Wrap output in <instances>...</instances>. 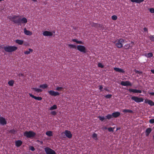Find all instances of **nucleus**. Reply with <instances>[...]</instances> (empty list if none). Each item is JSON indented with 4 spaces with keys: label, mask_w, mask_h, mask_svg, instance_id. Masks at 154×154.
<instances>
[{
    "label": "nucleus",
    "mask_w": 154,
    "mask_h": 154,
    "mask_svg": "<svg viewBox=\"0 0 154 154\" xmlns=\"http://www.w3.org/2000/svg\"><path fill=\"white\" fill-rule=\"evenodd\" d=\"M117 17L116 15H113L112 16V19L114 20H116L117 19Z\"/></svg>",
    "instance_id": "nucleus-43"
},
{
    "label": "nucleus",
    "mask_w": 154,
    "mask_h": 154,
    "mask_svg": "<svg viewBox=\"0 0 154 154\" xmlns=\"http://www.w3.org/2000/svg\"><path fill=\"white\" fill-rule=\"evenodd\" d=\"M57 106L56 105H54L53 106H51L50 108V110H52L54 109H57Z\"/></svg>",
    "instance_id": "nucleus-33"
},
{
    "label": "nucleus",
    "mask_w": 154,
    "mask_h": 154,
    "mask_svg": "<svg viewBox=\"0 0 154 154\" xmlns=\"http://www.w3.org/2000/svg\"><path fill=\"white\" fill-rule=\"evenodd\" d=\"M21 75L22 76V75H23L22 74H21Z\"/></svg>",
    "instance_id": "nucleus-58"
},
{
    "label": "nucleus",
    "mask_w": 154,
    "mask_h": 154,
    "mask_svg": "<svg viewBox=\"0 0 154 154\" xmlns=\"http://www.w3.org/2000/svg\"><path fill=\"white\" fill-rule=\"evenodd\" d=\"M44 149L46 154H57L54 150L48 147H45Z\"/></svg>",
    "instance_id": "nucleus-6"
},
{
    "label": "nucleus",
    "mask_w": 154,
    "mask_h": 154,
    "mask_svg": "<svg viewBox=\"0 0 154 154\" xmlns=\"http://www.w3.org/2000/svg\"><path fill=\"white\" fill-rule=\"evenodd\" d=\"M43 35L45 36H51L53 35L52 33L50 31H45L43 33Z\"/></svg>",
    "instance_id": "nucleus-15"
},
{
    "label": "nucleus",
    "mask_w": 154,
    "mask_h": 154,
    "mask_svg": "<svg viewBox=\"0 0 154 154\" xmlns=\"http://www.w3.org/2000/svg\"><path fill=\"white\" fill-rule=\"evenodd\" d=\"M24 32L25 34L27 35H30L32 34V33L31 32L27 30L25 28L24 29Z\"/></svg>",
    "instance_id": "nucleus-20"
},
{
    "label": "nucleus",
    "mask_w": 154,
    "mask_h": 154,
    "mask_svg": "<svg viewBox=\"0 0 154 154\" xmlns=\"http://www.w3.org/2000/svg\"><path fill=\"white\" fill-rule=\"evenodd\" d=\"M36 134L32 131H25L23 133V136L27 138H31L34 137Z\"/></svg>",
    "instance_id": "nucleus-4"
},
{
    "label": "nucleus",
    "mask_w": 154,
    "mask_h": 154,
    "mask_svg": "<svg viewBox=\"0 0 154 154\" xmlns=\"http://www.w3.org/2000/svg\"><path fill=\"white\" fill-rule=\"evenodd\" d=\"M7 122L5 118L3 117H1L0 124L1 125H4L7 124Z\"/></svg>",
    "instance_id": "nucleus-13"
},
{
    "label": "nucleus",
    "mask_w": 154,
    "mask_h": 154,
    "mask_svg": "<svg viewBox=\"0 0 154 154\" xmlns=\"http://www.w3.org/2000/svg\"><path fill=\"white\" fill-rule=\"evenodd\" d=\"M130 1L132 2H136L140 3L143 2L144 0H130Z\"/></svg>",
    "instance_id": "nucleus-26"
},
{
    "label": "nucleus",
    "mask_w": 154,
    "mask_h": 154,
    "mask_svg": "<svg viewBox=\"0 0 154 154\" xmlns=\"http://www.w3.org/2000/svg\"><path fill=\"white\" fill-rule=\"evenodd\" d=\"M114 128H112V127H110L108 128V131L110 132H113L114 131Z\"/></svg>",
    "instance_id": "nucleus-39"
},
{
    "label": "nucleus",
    "mask_w": 154,
    "mask_h": 154,
    "mask_svg": "<svg viewBox=\"0 0 154 154\" xmlns=\"http://www.w3.org/2000/svg\"><path fill=\"white\" fill-rule=\"evenodd\" d=\"M51 114L55 116L56 115L57 112L55 111H52L51 112Z\"/></svg>",
    "instance_id": "nucleus-48"
},
{
    "label": "nucleus",
    "mask_w": 154,
    "mask_h": 154,
    "mask_svg": "<svg viewBox=\"0 0 154 154\" xmlns=\"http://www.w3.org/2000/svg\"><path fill=\"white\" fill-rule=\"evenodd\" d=\"M30 149L32 151H34L35 150V148L33 146H31L30 147Z\"/></svg>",
    "instance_id": "nucleus-49"
},
{
    "label": "nucleus",
    "mask_w": 154,
    "mask_h": 154,
    "mask_svg": "<svg viewBox=\"0 0 154 154\" xmlns=\"http://www.w3.org/2000/svg\"><path fill=\"white\" fill-rule=\"evenodd\" d=\"M48 93L50 95L54 96H56L60 95V93L59 92L52 90L48 91Z\"/></svg>",
    "instance_id": "nucleus-9"
},
{
    "label": "nucleus",
    "mask_w": 154,
    "mask_h": 154,
    "mask_svg": "<svg viewBox=\"0 0 154 154\" xmlns=\"http://www.w3.org/2000/svg\"><path fill=\"white\" fill-rule=\"evenodd\" d=\"M32 89L38 93L41 92L42 91V90L40 89L37 88H32Z\"/></svg>",
    "instance_id": "nucleus-24"
},
{
    "label": "nucleus",
    "mask_w": 154,
    "mask_h": 154,
    "mask_svg": "<svg viewBox=\"0 0 154 154\" xmlns=\"http://www.w3.org/2000/svg\"><path fill=\"white\" fill-rule=\"evenodd\" d=\"M23 142L21 140H17L15 141V146L17 147H19L21 146Z\"/></svg>",
    "instance_id": "nucleus-19"
},
{
    "label": "nucleus",
    "mask_w": 154,
    "mask_h": 154,
    "mask_svg": "<svg viewBox=\"0 0 154 154\" xmlns=\"http://www.w3.org/2000/svg\"><path fill=\"white\" fill-rule=\"evenodd\" d=\"M39 87L41 88H42L43 89H45L47 88L48 85L46 84H43L40 85Z\"/></svg>",
    "instance_id": "nucleus-32"
},
{
    "label": "nucleus",
    "mask_w": 154,
    "mask_h": 154,
    "mask_svg": "<svg viewBox=\"0 0 154 154\" xmlns=\"http://www.w3.org/2000/svg\"><path fill=\"white\" fill-rule=\"evenodd\" d=\"M33 51V50L31 48H29L28 51H25L24 52V54H29L30 52H32Z\"/></svg>",
    "instance_id": "nucleus-27"
},
{
    "label": "nucleus",
    "mask_w": 154,
    "mask_h": 154,
    "mask_svg": "<svg viewBox=\"0 0 154 154\" xmlns=\"http://www.w3.org/2000/svg\"><path fill=\"white\" fill-rule=\"evenodd\" d=\"M149 38L151 41L154 42V35H150L149 36Z\"/></svg>",
    "instance_id": "nucleus-37"
},
{
    "label": "nucleus",
    "mask_w": 154,
    "mask_h": 154,
    "mask_svg": "<svg viewBox=\"0 0 154 154\" xmlns=\"http://www.w3.org/2000/svg\"><path fill=\"white\" fill-rule=\"evenodd\" d=\"M63 89V88L62 87H57L56 88V90L58 91H62Z\"/></svg>",
    "instance_id": "nucleus-41"
},
{
    "label": "nucleus",
    "mask_w": 154,
    "mask_h": 154,
    "mask_svg": "<svg viewBox=\"0 0 154 154\" xmlns=\"http://www.w3.org/2000/svg\"><path fill=\"white\" fill-rule=\"evenodd\" d=\"M121 85L124 86H131V83L129 81H122L121 83Z\"/></svg>",
    "instance_id": "nucleus-10"
},
{
    "label": "nucleus",
    "mask_w": 154,
    "mask_h": 154,
    "mask_svg": "<svg viewBox=\"0 0 154 154\" xmlns=\"http://www.w3.org/2000/svg\"><path fill=\"white\" fill-rule=\"evenodd\" d=\"M91 25L92 27H97L98 26H100V24H98L97 23H91Z\"/></svg>",
    "instance_id": "nucleus-25"
},
{
    "label": "nucleus",
    "mask_w": 154,
    "mask_h": 154,
    "mask_svg": "<svg viewBox=\"0 0 154 154\" xmlns=\"http://www.w3.org/2000/svg\"><path fill=\"white\" fill-rule=\"evenodd\" d=\"M112 95L111 94H108L105 96V97L106 98H110L111 97Z\"/></svg>",
    "instance_id": "nucleus-42"
},
{
    "label": "nucleus",
    "mask_w": 154,
    "mask_h": 154,
    "mask_svg": "<svg viewBox=\"0 0 154 154\" xmlns=\"http://www.w3.org/2000/svg\"><path fill=\"white\" fill-rule=\"evenodd\" d=\"M149 122L151 124L154 123V119H151L149 120Z\"/></svg>",
    "instance_id": "nucleus-46"
},
{
    "label": "nucleus",
    "mask_w": 154,
    "mask_h": 154,
    "mask_svg": "<svg viewBox=\"0 0 154 154\" xmlns=\"http://www.w3.org/2000/svg\"><path fill=\"white\" fill-rule=\"evenodd\" d=\"M32 1L33 2H36V0H32Z\"/></svg>",
    "instance_id": "nucleus-56"
},
{
    "label": "nucleus",
    "mask_w": 154,
    "mask_h": 154,
    "mask_svg": "<svg viewBox=\"0 0 154 154\" xmlns=\"http://www.w3.org/2000/svg\"><path fill=\"white\" fill-rule=\"evenodd\" d=\"M135 72L136 73H138L139 74H140L142 73V72L141 71H138V70H136L135 71Z\"/></svg>",
    "instance_id": "nucleus-50"
},
{
    "label": "nucleus",
    "mask_w": 154,
    "mask_h": 154,
    "mask_svg": "<svg viewBox=\"0 0 154 154\" xmlns=\"http://www.w3.org/2000/svg\"><path fill=\"white\" fill-rule=\"evenodd\" d=\"M125 40L122 38H120L115 41L114 43L118 48H121L123 47L124 43L126 42Z\"/></svg>",
    "instance_id": "nucleus-2"
},
{
    "label": "nucleus",
    "mask_w": 154,
    "mask_h": 154,
    "mask_svg": "<svg viewBox=\"0 0 154 154\" xmlns=\"http://www.w3.org/2000/svg\"><path fill=\"white\" fill-rule=\"evenodd\" d=\"M144 102L146 103H148L151 106H154V102L151 100H145Z\"/></svg>",
    "instance_id": "nucleus-17"
},
{
    "label": "nucleus",
    "mask_w": 154,
    "mask_h": 154,
    "mask_svg": "<svg viewBox=\"0 0 154 154\" xmlns=\"http://www.w3.org/2000/svg\"><path fill=\"white\" fill-rule=\"evenodd\" d=\"M114 69L116 72L120 73H124L125 71L124 70L121 69L119 68L115 67L114 68Z\"/></svg>",
    "instance_id": "nucleus-18"
},
{
    "label": "nucleus",
    "mask_w": 154,
    "mask_h": 154,
    "mask_svg": "<svg viewBox=\"0 0 154 154\" xmlns=\"http://www.w3.org/2000/svg\"><path fill=\"white\" fill-rule=\"evenodd\" d=\"M103 88V87L102 86V85H100L99 86V89L100 90V91H102V89Z\"/></svg>",
    "instance_id": "nucleus-52"
},
{
    "label": "nucleus",
    "mask_w": 154,
    "mask_h": 154,
    "mask_svg": "<svg viewBox=\"0 0 154 154\" xmlns=\"http://www.w3.org/2000/svg\"><path fill=\"white\" fill-rule=\"evenodd\" d=\"M29 95L32 98H34L35 99L37 100L38 101H40L42 100V98L40 97H36L32 95L31 93H29Z\"/></svg>",
    "instance_id": "nucleus-14"
},
{
    "label": "nucleus",
    "mask_w": 154,
    "mask_h": 154,
    "mask_svg": "<svg viewBox=\"0 0 154 154\" xmlns=\"http://www.w3.org/2000/svg\"><path fill=\"white\" fill-rule=\"evenodd\" d=\"M108 129V128H107L106 127H104V128H103V129H105V130H106V129Z\"/></svg>",
    "instance_id": "nucleus-55"
},
{
    "label": "nucleus",
    "mask_w": 154,
    "mask_h": 154,
    "mask_svg": "<svg viewBox=\"0 0 154 154\" xmlns=\"http://www.w3.org/2000/svg\"><path fill=\"white\" fill-rule=\"evenodd\" d=\"M64 134L65 136L69 138H71L72 137V134H71L70 131H69L66 130L64 132L61 134V135L63 138H65L64 136H63V135Z\"/></svg>",
    "instance_id": "nucleus-7"
},
{
    "label": "nucleus",
    "mask_w": 154,
    "mask_h": 154,
    "mask_svg": "<svg viewBox=\"0 0 154 154\" xmlns=\"http://www.w3.org/2000/svg\"><path fill=\"white\" fill-rule=\"evenodd\" d=\"M77 49L81 52L85 53L86 52L85 47L82 45H79L77 47Z\"/></svg>",
    "instance_id": "nucleus-8"
},
{
    "label": "nucleus",
    "mask_w": 154,
    "mask_h": 154,
    "mask_svg": "<svg viewBox=\"0 0 154 154\" xmlns=\"http://www.w3.org/2000/svg\"><path fill=\"white\" fill-rule=\"evenodd\" d=\"M143 32L144 33H148V29L146 27H144L143 28Z\"/></svg>",
    "instance_id": "nucleus-40"
},
{
    "label": "nucleus",
    "mask_w": 154,
    "mask_h": 154,
    "mask_svg": "<svg viewBox=\"0 0 154 154\" xmlns=\"http://www.w3.org/2000/svg\"><path fill=\"white\" fill-rule=\"evenodd\" d=\"M128 91L130 92H133L134 93H142V91L140 90H137L136 89H129Z\"/></svg>",
    "instance_id": "nucleus-11"
},
{
    "label": "nucleus",
    "mask_w": 154,
    "mask_h": 154,
    "mask_svg": "<svg viewBox=\"0 0 154 154\" xmlns=\"http://www.w3.org/2000/svg\"><path fill=\"white\" fill-rule=\"evenodd\" d=\"M97 118L102 122L105 119L104 116H98Z\"/></svg>",
    "instance_id": "nucleus-35"
},
{
    "label": "nucleus",
    "mask_w": 154,
    "mask_h": 154,
    "mask_svg": "<svg viewBox=\"0 0 154 154\" xmlns=\"http://www.w3.org/2000/svg\"><path fill=\"white\" fill-rule=\"evenodd\" d=\"M123 112L124 113H126L127 112H129L130 113H132L133 112L132 110L129 109H125L123 110Z\"/></svg>",
    "instance_id": "nucleus-23"
},
{
    "label": "nucleus",
    "mask_w": 154,
    "mask_h": 154,
    "mask_svg": "<svg viewBox=\"0 0 154 154\" xmlns=\"http://www.w3.org/2000/svg\"><path fill=\"white\" fill-rule=\"evenodd\" d=\"M152 131V129L150 128H148L146 129V136H148L149 134Z\"/></svg>",
    "instance_id": "nucleus-21"
},
{
    "label": "nucleus",
    "mask_w": 154,
    "mask_h": 154,
    "mask_svg": "<svg viewBox=\"0 0 154 154\" xmlns=\"http://www.w3.org/2000/svg\"><path fill=\"white\" fill-rule=\"evenodd\" d=\"M131 99L135 102L139 103L143 101L144 99L141 97H139L137 96H133L131 97Z\"/></svg>",
    "instance_id": "nucleus-5"
},
{
    "label": "nucleus",
    "mask_w": 154,
    "mask_h": 154,
    "mask_svg": "<svg viewBox=\"0 0 154 154\" xmlns=\"http://www.w3.org/2000/svg\"><path fill=\"white\" fill-rule=\"evenodd\" d=\"M14 83V81L13 80H11L8 81V83L9 86H13Z\"/></svg>",
    "instance_id": "nucleus-30"
},
{
    "label": "nucleus",
    "mask_w": 154,
    "mask_h": 154,
    "mask_svg": "<svg viewBox=\"0 0 154 154\" xmlns=\"http://www.w3.org/2000/svg\"><path fill=\"white\" fill-rule=\"evenodd\" d=\"M17 48V47L14 46H8L4 47V50L6 52H11L15 51Z\"/></svg>",
    "instance_id": "nucleus-3"
},
{
    "label": "nucleus",
    "mask_w": 154,
    "mask_h": 154,
    "mask_svg": "<svg viewBox=\"0 0 154 154\" xmlns=\"http://www.w3.org/2000/svg\"><path fill=\"white\" fill-rule=\"evenodd\" d=\"M41 143H43L42 141H41Z\"/></svg>",
    "instance_id": "nucleus-57"
},
{
    "label": "nucleus",
    "mask_w": 154,
    "mask_h": 154,
    "mask_svg": "<svg viewBox=\"0 0 154 154\" xmlns=\"http://www.w3.org/2000/svg\"><path fill=\"white\" fill-rule=\"evenodd\" d=\"M15 42L16 43L20 45H22L23 42V40L19 39L16 40L15 41Z\"/></svg>",
    "instance_id": "nucleus-22"
},
{
    "label": "nucleus",
    "mask_w": 154,
    "mask_h": 154,
    "mask_svg": "<svg viewBox=\"0 0 154 154\" xmlns=\"http://www.w3.org/2000/svg\"><path fill=\"white\" fill-rule=\"evenodd\" d=\"M153 54L152 53H148L146 54L145 56L148 58H151L153 57Z\"/></svg>",
    "instance_id": "nucleus-29"
},
{
    "label": "nucleus",
    "mask_w": 154,
    "mask_h": 154,
    "mask_svg": "<svg viewBox=\"0 0 154 154\" xmlns=\"http://www.w3.org/2000/svg\"><path fill=\"white\" fill-rule=\"evenodd\" d=\"M134 45V42H131V43L129 44H126L124 46V48L125 49H128L131 48Z\"/></svg>",
    "instance_id": "nucleus-12"
},
{
    "label": "nucleus",
    "mask_w": 154,
    "mask_h": 154,
    "mask_svg": "<svg viewBox=\"0 0 154 154\" xmlns=\"http://www.w3.org/2000/svg\"><path fill=\"white\" fill-rule=\"evenodd\" d=\"M46 134L49 137H51L53 136L52 132L51 131H48L46 132Z\"/></svg>",
    "instance_id": "nucleus-28"
},
{
    "label": "nucleus",
    "mask_w": 154,
    "mask_h": 154,
    "mask_svg": "<svg viewBox=\"0 0 154 154\" xmlns=\"http://www.w3.org/2000/svg\"><path fill=\"white\" fill-rule=\"evenodd\" d=\"M105 90H106L107 91H109V90L107 89L106 88H104V89Z\"/></svg>",
    "instance_id": "nucleus-53"
},
{
    "label": "nucleus",
    "mask_w": 154,
    "mask_h": 154,
    "mask_svg": "<svg viewBox=\"0 0 154 154\" xmlns=\"http://www.w3.org/2000/svg\"><path fill=\"white\" fill-rule=\"evenodd\" d=\"M97 134L95 133H94L92 135V137L95 140H97Z\"/></svg>",
    "instance_id": "nucleus-36"
},
{
    "label": "nucleus",
    "mask_w": 154,
    "mask_h": 154,
    "mask_svg": "<svg viewBox=\"0 0 154 154\" xmlns=\"http://www.w3.org/2000/svg\"><path fill=\"white\" fill-rule=\"evenodd\" d=\"M151 72L154 74V69H152L151 70Z\"/></svg>",
    "instance_id": "nucleus-54"
},
{
    "label": "nucleus",
    "mask_w": 154,
    "mask_h": 154,
    "mask_svg": "<svg viewBox=\"0 0 154 154\" xmlns=\"http://www.w3.org/2000/svg\"><path fill=\"white\" fill-rule=\"evenodd\" d=\"M72 41L73 42H76L77 44H83V42L82 41H77L76 39H72Z\"/></svg>",
    "instance_id": "nucleus-31"
},
{
    "label": "nucleus",
    "mask_w": 154,
    "mask_h": 154,
    "mask_svg": "<svg viewBox=\"0 0 154 154\" xmlns=\"http://www.w3.org/2000/svg\"><path fill=\"white\" fill-rule=\"evenodd\" d=\"M19 17L18 16H14L12 17L9 16L8 18L11 21H13L15 23L20 24L21 23H26L27 22V19L25 17L22 19L19 18L17 19V18Z\"/></svg>",
    "instance_id": "nucleus-1"
},
{
    "label": "nucleus",
    "mask_w": 154,
    "mask_h": 154,
    "mask_svg": "<svg viewBox=\"0 0 154 154\" xmlns=\"http://www.w3.org/2000/svg\"><path fill=\"white\" fill-rule=\"evenodd\" d=\"M112 117V115L109 114L105 116V118L108 119H110Z\"/></svg>",
    "instance_id": "nucleus-34"
},
{
    "label": "nucleus",
    "mask_w": 154,
    "mask_h": 154,
    "mask_svg": "<svg viewBox=\"0 0 154 154\" xmlns=\"http://www.w3.org/2000/svg\"><path fill=\"white\" fill-rule=\"evenodd\" d=\"M98 66L99 67H101V68H103L104 67L103 65L101 63H99L98 64Z\"/></svg>",
    "instance_id": "nucleus-45"
},
{
    "label": "nucleus",
    "mask_w": 154,
    "mask_h": 154,
    "mask_svg": "<svg viewBox=\"0 0 154 154\" xmlns=\"http://www.w3.org/2000/svg\"><path fill=\"white\" fill-rule=\"evenodd\" d=\"M153 138L154 139V135L153 136Z\"/></svg>",
    "instance_id": "nucleus-59"
},
{
    "label": "nucleus",
    "mask_w": 154,
    "mask_h": 154,
    "mask_svg": "<svg viewBox=\"0 0 154 154\" xmlns=\"http://www.w3.org/2000/svg\"><path fill=\"white\" fill-rule=\"evenodd\" d=\"M149 94L150 96H154V92H149Z\"/></svg>",
    "instance_id": "nucleus-51"
},
{
    "label": "nucleus",
    "mask_w": 154,
    "mask_h": 154,
    "mask_svg": "<svg viewBox=\"0 0 154 154\" xmlns=\"http://www.w3.org/2000/svg\"><path fill=\"white\" fill-rule=\"evenodd\" d=\"M150 12L152 13H154V8H151L149 9Z\"/></svg>",
    "instance_id": "nucleus-47"
},
{
    "label": "nucleus",
    "mask_w": 154,
    "mask_h": 154,
    "mask_svg": "<svg viewBox=\"0 0 154 154\" xmlns=\"http://www.w3.org/2000/svg\"><path fill=\"white\" fill-rule=\"evenodd\" d=\"M113 117L116 118L118 117L120 115V113L119 112H113L112 114Z\"/></svg>",
    "instance_id": "nucleus-16"
},
{
    "label": "nucleus",
    "mask_w": 154,
    "mask_h": 154,
    "mask_svg": "<svg viewBox=\"0 0 154 154\" xmlns=\"http://www.w3.org/2000/svg\"><path fill=\"white\" fill-rule=\"evenodd\" d=\"M10 133H11V134H15L16 133V131L14 130V129H13V130H11L10 131Z\"/></svg>",
    "instance_id": "nucleus-44"
},
{
    "label": "nucleus",
    "mask_w": 154,
    "mask_h": 154,
    "mask_svg": "<svg viewBox=\"0 0 154 154\" xmlns=\"http://www.w3.org/2000/svg\"><path fill=\"white\" fill-rule=\"evenodd\" d=\"M68 46L70 48H76V46L75 45L72 44H69Z\"/></svg>",
    "instance_id": "nucleus-38"
}]
</instances>
